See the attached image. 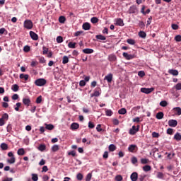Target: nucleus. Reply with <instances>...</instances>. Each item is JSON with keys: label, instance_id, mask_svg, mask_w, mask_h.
Segmentation results:
<instances>
[{"label": "nucleus", "instance_id": "nucleus-21", "mask_svg": "<svg viewBox=\"0 0 181 181\" xmlns=\"http://www.w3.org/2000/svg\"><path fill=\"white\" fill-rule=\"evenodd\" d=\"M174 111L176 114V115H181V108L177 107H175Z\"/></svg>", "mask_w": 181, "mask_h": 181}, {"label": "nucleus", "instance_id": "nucleus-29", "mask_svg": "<svg viewBox=\"0 0 181 181\" xmlns=\"http://www.w3.org/2000/svg\"><path fill=\"white\" fill-rule=\"evenodd\" d=\"M0 148L3 150V151H6L8 149V144H5V143H2L0 146Z\"/></svg>", "mask_w": 181, "mask_h": 181}, {"label": "nucleus", "instance_id": "nucleus-48", "mask_svg": "<svg viewBox=\"0 0 181 181\" xmlns=\"http://www.w3.org/2000/svg\"><path fill=\"white\" fill-rule=\"evenodd\" d=\"M91 97H100V92L96 90L93 94L91 95Z\"/></svg>", "mask_w": 181, "mask_h": 181}, {"label": "nucleus", "instance_id": "nucleus-1", "mask_svg": "<svg viewBox=\"0 0 181 181\" xmlns=\"http://www.w3.org/2000/svg\"><path fill=\"white\" fill-rule=\"evenodd\" d=\"M46 83H47V81L45 78H38L35 81V84L38 87H42L45 86Z\"/></svg>", "mask_w": 181, "mask_h": 181}, {"label": "nucleus", "instance_id": "nucleus-64", "mask_svg": "<svg viewBox=\"0 0 181 181\" xmlns=\"http://www.w3.org/2000/svg\"><path fill=\"white\" fill-rule=\"evenodd\" d=\"M175 88H176V90H181V83H177L175 86Z\"/></svg>", "mask_w": 181, "mask_h": 181}, {"label": "nucleus", "instance_id": "nucleus-41", "mask_svg": "<svg viewBox=\"0 0 181 181\" xmlns=\"http://www.w3.org/2000/svg\"><path fill=\"white\" fill-rule=\"evenodd\" d=\"M90 22L92 23H98V18L97 17H93L91 19H90Z\"/></svg>", "mask_w": 181, "mask_h": 181}, {"label": "nucleus", "instance_id": "nucleus-20", "mask_svg": "<svg viewBox=\"0 0 181 181\" xmlns=\"http://www.w3.org/2000/svg\"><path fill=\"white\" fill-rule=\"evenodd\" d=\"M96 39H98V40H106L107 37H105V36L103 35H97L95 36Z\"/></svg>", "mask_w": 181, "mask_h": 181}, {"label": "nucleus", "instance_id": "nucleus-27", "mask_svg": "<svg viewBox=\"0 0 181 181\" xmlns=\"http://www.w3.org/2000/svg\"><path fill=\"white\" fill-rule=\"evenodd\" d=\"M45 128H46V129H48L49 131H52V129H54V126L53 124H45Z\"/></svg>", "mask_w": 181, "mask_h": 181}, {"label": "nucleus", "instance_id": "nucleus-46", "mask_svg": "<svg viewBox=\"0 0 181 181\" xmlns=\"http://www.w3.org/2000/svg\"><path fill=\"white\" fill-rule=\"evenodd\" d=\"M42 54H47L48 52H49V49L47 48L46 47H42Z\"/></svg>", "mask_w": 181, "mask_h": 181}, {"label": "nucleus", "instance_id": "nucleus-6", "mask_svg": "<svg viewBox=\"0 0 181 181\" xmlns=\"http://www.w3.org/2000/svg\"><path fill=\"white\" fill-rule=\"evenodd\" d=\"M123 57H125L127 60H132V59L135 58V55L129 54L127 52H123Z\"/></svg>", "mask_w": 181, "mask_h": 181}, {"label": "nucleus", "instance_id": "nucleus-17", "mask_svg": "<svg viewBox=\"0 0 181 181\" xmlns=\"http://www.w3.org/2000/svg\"><path fill=\"white\" fill-rule=\"evenodd\" d=\"M164 114L163 112H159L156 114V118L157 119H162L163 118Z\"/></svg>", "mask_w": 181, "mask_h": 181}, {"label": "nucleus", "instance_id": "nucleus-32", "mask_svg": "<svg viewBox=\"0 0 181 181\" xmlns=\"http://www.w3.org/2000/svg\"><path fill=\"white\" fill-rule=\"evenodd\" d=\"M118 112H119V114H120L122 115H124V114H127V109L122 108V109L119 110Z\"/></svg>", "mask_w": 181, "mask_h": 181}, {"label": "nucleus", "instance_id": "nucleus-60", "mask_svg": "<svg viewBox=\"0 0 181 181\" xmlns=\"http://www.w3.org/2000/svg\"><path fill=\"white\" fill-rule=\"evenodd\" d=\"M68 155H69V156L71 155V156L74 157V156H76V151H69L68 153Z\"/></svg>", "mask_w": 181, "mask_h": 181}, {"label": "nucleus", "instance_id": "nucleus-7", "mask_svg": "<svg viewBox=\"0 0 181 181\" xmlns=\"http://www.w3.org/2000/svg\"><path fill=\"white\" fill-rule=\"evenodd\" d=\"M136 12H138V9L135 6H132L128 11V13H136Z\"/></svg>", "mask_w": 181, "mask_h": 181}, {"label": "nucleus", "instance_id": "nucleus-59", "mask_svg": "<svg viewBox=\"0 0 181 181\" xmlns=\"http://www.w3.org/2000/svg\"><path fill=\"white\" fill-rule=\"evenodd\" d=\"M79 86H80L81 87H84V86H86V81H84V80L81 81L79 82Z\"/></svg>", "mask_w": 181, "mask_h": 181}, {"label": "nucleus", "instance_id": "nucleus-51", "mask_svg": "<svg viewBox=\"0 0 181 181\" xmlns=\"http://www.w3.org/2000/svg\"><path fill=\"white\" fill-rule=\"evenodd\" d=\"M24 52H25L26 53H28V52L30 51V47L25 45L23 48Z\"/></svg>", "mask_w": 181, "mask_h": 181}, {"label": "nucleus", "instance_id": "nucleus-31", "mask_svg": "<svg viewBox=\"0 0 181 181\" xmlns=\"http://www.w3.org/2000/svg\"><path fill=\"white\" fill-rule=\"evenodd\" d=\"M135 148H136V145L132 144L129 146L128 149L129 152H134V151H135Z\"/></svg>", "mask_w": 181, "mask_h": 181}, {"label": "nucleus", "instance_id": "nucleus-42", "mask_svg": "<svg viewBox=\"0 0 181 181\" xmlns=\"http://www.w3.org/2000/svg\"><path fill=\"white\" fill-rule=\"evenodd\" d=\"M57 42L58 43H63V37H62V36H58V37H57Z\"/></svg>", "mask_w": 181, "mask_h": 181}, {"label": "nucleus", "instance_id": "nucleus-56", "mask_svg": "<svg viewBox=\"0 0 181 181\" xmlns=\"http://www.w3.org/2000/svg\"><path fill=\"white\" fill-rule=\"evenodd\" d=\"M157 177L158 179H163V173L158 172L157 174Z\"/></svg>", "mask_w": 181, "mask_h": 181}, {"label": "nucleus", "instance_id": "nucleus-37", "mask_svg": "<svg viewBox=\"0 0 181 181\" xmlns=\"http://www.w3.org/2000/svg\"><path fill=\"white\" fill-rule=\"evenodd\" d=\"M139 36L140 37H143V39H144V38L146 37V33L145 32H144V31H140L139 33Z\"/></svg>", "mask_w": 181, "mask_h": 181}, {"label": "nucleus", "instance_id": "nucleus-40", "mask_svg": "<svg viewBox=\"0 0 181 181\" xmlns=\"http://www.w3.org/2000/svg\"><path fill=\"white\" fill-rule=\"evenodd\" d=\"M32 180L33 181H37L39 177H37V174H32Z\"/></svg>", "mask_w": 181, "mask_h": 181}, {"label": "nucleus", "instance_id": "nucleus-13", "mask_svg": "<svg viewBox=\"0 0 181 181\" xmlns=\"http://www.w3.org/2000/svg\"><path fill=\"white\" fill-rule=\"evenodd\" d=\"M82 28L84 30H90V29H91V25L89 23H85L83 24Z\"/></svg>", "mask_w": 181, "mask_h": 181}, {"label": "nucleus", "instance_id": "nucleus-10", "mask_svg": "<svg viewBox=\"0 0 181 181\" xmlns=\"http://www.w3.org/2000/svg\"><path fill=\"white\" fill-rule=\"evenodd\" d=\"M107 59L109 62H117V56L114 54H111L108 56Z\"/></svg>", "mask_w": 181, "mask_h": 181}, {"label": "nucleus", "instance_id": "nucleus-36", "mask_svg": "<svg viewBox=\"0 0 181 181\" xmlns=\"http://www.w3.org/2000/svg\"><path fill=\"white\" fill-rule=\"evenodd\" d=\"M59 149V145H54L52 148V152H57Z\"/></svg>", "mask_w": 181, "mask_h": 181}, {"label": "nucleus", "instance_id": "nucleus-62", "mask_svg": "<svg viewBox=\"0 0 181 181\" xmlns=\"http://www.w3.org/2000/svg\"><path fill=\"white\" fill-rule=\"evenodd\" d=\"M94 127H95V126L94 125L93 122H88V128L93 129V128H94Z\"/></svg>", "mask_w": 181, "mask_h": 181}, {"label": "nucleus", "instance_id": "nucleus-4", "mask_svg": "<svg viewBox=\"0 0 181 181\" xmlns=\"http://www.w3.org/2000/svg\"><path fill=\"white\" fill-rule=\"evenodd\" d=\"M153 90H154L153 88H141V93H144V94H151V93H152Z\"/></svg>", "mask_w": 181, "mask_h": 181}, {"label": "nucleus", "instance_id": "nucleus-28", "mask_svg": "<svg viewBox=\"0 0 181 181\" xmlns=\"http://www.w3.org/2000/svg\"><path fill=\"white\" fill-rule=\"evenodd\" d=\"M62 63L63 64H67V63H69V57L64 56L62 58Z\"/></svg>", "mask_w": 181, "mask_h": 181}, {"label": "nucleus", "instance_id": "nucleus-25", "mask_svg": "<svg viewBox=\"0 0 181 181\" xmlns=\"http://www.w3.org/2000/svg\"><path fill=\"white\" fill-rule=\"evenodd\" d=\"M76 42H70L68 44V47H69V49H76Z\"/></svg>", "mask_w": 181, "mask_h": 181}, {"label": "nucleus", "instance_id": "nucleus-35", "mask_svg": "<svg viewBox=\"0 0 181 181\" xmlns=\"http://www.w3.org/2000/svg\"><path fill=\"white\" fill-rule=\"evenodd\" d=\"M17 153H18V155H20V156L25 155V149H23V148L18 149L17 151Z\"/></svg>", "mask_w": 181, "mask_h": 181}, {"label": "nucleus", "instance_id": "nucleus-50", "mask_svg": "<svg viewBox=\"0 0 181 181\" xmlns=\"http://www.w3.org/2000/svg\"><path fill=\"white\" fill-rule=\"evenodd\" d=\"M138 76H139V77H144V76H145V71H139L138 72Z\"/></svg>", "mask_w": 181, "mask_h": 181}, {"label": "nucleus", "instance_id": "nucleus-44", "mask_svg": "<svg viewBox=\"0 0 181 181\" xmlns=\"http://www.w3.org/2000/svg\"><path fill=\"white\" fill-rule=\"evenodd\" d=\"M105 112L107 117H111V115H112V111L111 110H106Z\"/></svg>", "mask_w": 181, "mask_h": 181}, {"label": "nucleus", "instance_id": "nucleus-14", "mask_svg": "<svg viewBox=\"0 0 181 181\" xmlns=\"http://www.w3.org/2000/svg\"><path fill=\"white\" fill-rule=\"evenodd\" d=\"M83 53H85V54H91V53H94V49L86 48L83 49Z\"/></svg>", "mask_w": 181, "mask_h": 181}, {"label": "nucleus", "instance_id": "nucleus-57", "mask_svg": "<svg viewBox=\"0 0 181 181\" xmlns=\"http://www.w3.org/2000/svg\"><path fill=\"white\" fill-rule=\"evenodd\" d=\"M152 136H153V138H159V133H156V132H153L152 133Z\"/></svg>", "mask_w": 181, "mask_h": 181}, {"label": "nucleus", "instance_id": "nucleus-30", "mask_svg": "<svg viewBox=\"0 0 181 181\" xmlns=\"http://www.w3.org/2000/svg\"><path fill=\"white\" fill-rule=\"evenodd\" d=\"M16 159L15 158V157H11L10 159L7 160L8 163H10L11 165L15 163Z\"/></svg>", "mask_w": 181, "mask_h": 181}, {"label": "nucleus", "instance_id": "nucleus-3", "mask_svg": "<svg viewBox=\"0 0 181 181\" xmlns=\"http://www.w3.org/2000/svg\"><path fill=\"white\" fill-rule=\"evenodd\" d=\"M24 27H25L26 29H32V28H33V23H32L31 21H30V20H26V21L24 22Z\"/></svg>", "mask_w": 181, "mask_h": 181}, {"label": "nucleus", "instance_id": "nucleus-52", "mask_svg": "<svg viewBox=\"0 0 181 181\" xmlns=\"http://www.w3.org/2000/svg\"><path fill=\"white\" fill-rule=\"evenodd\" d=\"M145 177H146V175H139V179H138V181H144V180L145 179Z\"/></svg>", "mask_w": 181, "mask_h": 181}, {"label": "nucleus", "instance_id": "nucleus-43", "mask_svg": "<svg viewBox=\"0 0 181 181\" xmlns=\"http://www.w3.org/2000/svg\"><path fill=\"white\" fill-rule=\"evenodd\" d=\"M160 105L161 107H166L168 105V102L165 100H163L160 103Z\"/></svg>", "mask_w": 181, "mask_h": 181}, {"label": "nucleus", "instance_id": "nucleus-26", "mask_svg": "<svg viewBox=\"0 0 181 181\" xmlns=\"http://www.w3.org/2000/svg\"><path fill=\"white\" fill-rule=\"evenodd\" d=\"M116 149H117V146H115V145L110 144L109 146V151H110V152H114V151H115Z\"/></svg>", "mask_w": 181, "mask_h": 181}, {"label": "nucleus", "instance_id": "nucleus-8", "mask_svg": "<svg viewBox=\"0 0 181 181\" xmlns=\"http://www.w3.org/2000/svg\"><path fill=\"white\" fill-rule=\"evenodd\" d=\"M30 36L31 39H33V40H37V39H39L37 34H36L33 31L30 32Z\"/></svg>", "mask_w": 181, "mask_h": 181}, {"label": "nucleus", "instance_id": "nucleus-55", "mask_svg": "<svg viewBox=\"0 0 181 181\" xmlns=\"http://www.w3.org/2000/svg\"><path fill=\"white\" fill-rule=\"evenodd\" d=\"M127 43H129V45H134L135 44V40H134L133 39H128L127 40Z\"/></svg>", "mask_w": 181, "mask_h": 181}, {"label": "nucleus", "instance_id": "nucleus-61", "mask_svg": "<svg viewBox=\"0 0 181 181\" xmlns=\"http://www.w3.org/2000/svg\"><path fill=\"white\" fill-rule=\"evenodd\" d=\"M36 103L37 104H40V103H42V96H39L38 98H37Z\"/></svg>", "mask_w": 181, "mask_h": 181}, {"label": "nucleus", "instance_id": "nucleus-9", "mask_svg": "<svg viewBox=\"0 0 181 181\" xmlns=\"http://www.w3.org/2000/svg\"><path fill=\"white\" fill-rule=\"evenodd\" d=\"M130 179L132 181H137L138 180V173H136V172L133 173L130 176Z\"/></svg>", "mask_w": 181, "mask_h": 181}, {"label": "nucleus", "instance_id": "nucleus-47", "mask_svg": "<svg viewBox=\"0 0 181 181\" xmlns=\"http://www.w3.org/2000/svg\"><path fill=\"white\" fill-rule=\"evenodd\" d=\"M76 179L78 180H83V174L78 173L77 175H76Z\"/></svg>", "mask_w": 181, "mask_h": 181}, {"label": "nucleus", "instance_id": "nucleus-24", "mask_svg": "<svg viewBox=\"0 0 181 181\" xmlns=\"http://www.w3.org/2000/svg\"><path fill=\"white\" fill-rule=\"evenodd\" d=\"M151 169H152V168L151 167V165H144L143 167V170L144 172H149V170H151Z\"/></svg>", "mask_w": 181, "mask_h": 181}, {"label": "nucleus", "instance_id": "nucleus-16", "mask_svg": "<svg viewBox=\"0 0 181 181\" xmlns=\"http://www.w3.org/2000/svg\"><path fill=\"white\" fill-rule=\"evenodd\" d=\"M105 80H107V83H111L112 81V74H109L107 76L105 77Z\"/></svg>", "mask_w": 181, "mask_h": 181}, {"label": "nucleus", "instance_id": "nucleus-63", "mask_svg": "<svg viewBox=\"0 0 181 181\" xmlns=\"http://www.w3.org/2000/svg\"><path fill=\"white\" fill-rule=\"evenodd\" d=\"M175 40L176 42H181V35L175 36Z\"/></svg>", "mask_w": 181, "mask_h": 181}, {"label": "nucleus", "instance_id": "nucleus-34", "mask_svg": "<svg viewBox=\"0 0 181 181\" xmlns=\"http://www.w3.org/2000/svg\"><path fill=\"white\" fill-rule=\"evenodd\" d=\"M59 23H64V22H66V17L63 16H61L59 18Z\"/></svg>", "mask_w": 181, "mask_h": 181}, {"label": "nucleus", "instance_id": "nucleus-5", "mask_svg": "<svg viewBox=\"0 0 181 181\" xmlns=\"http://www.w3.org/2000/svg\"><path fill=\"white\" fill-rule=\"evenodd\" d=\"M168 125H169V127H172L175 128V127L177 126V120H176V119H170L168 121Z\"/></svg>", "mask_w": 181, "mask_h": 181}, {"label": "nucleus", "instance_id": "nucleus-38", "mask_svg": "<svg viewBox=\"0 0 181 181\" xmlns=\"http://www.w3.org/2000/svg\"><path fill=\"white\" fill-rule=\"evenodd\" d=\"M96 130L98 131V132H104V129L101 128V124L97 125Z\"/></svg>", "mask_w": 181, "mask_h": 181}, {"label": "nucleus", "instance_id": "nucleus-12", "mask_svg": "<svg viewBox=\"0 0 181 181\" xmlns=\"http://www.w3.org/2000/svg\"><path fill=\"white\" fill-rule=\"evenodd\" d=\"M168 73L172 76H179V71L176 69H170L168 70Z\"/></svg>", "mask_w": 181, "mask_h": 181}, {"label": "nucleus", "instance_id": "nucleus-2", "mask_svg": "<svg viewBox=\"0 0 181 181\" xmlns=\"http://www.w3.org/2000/svg\"><path fill=\"white\" fill-rule=\"evenodd\" d=\"M138 131H139V125L132 126V129H129V134H130V135H135Z\"/></svg>", "mask_w": 181, "mask_h": 181}, {"label": "nucleus", "instance_id": "nucleus-53", "mask_svg": "<svg viewBox=\"0 0 181 181\" xmlns=\"http://www.w3.org/2000/svg\"><path fill=\"white\" fill-rule=\"evenodd\" d=\"M93 175L91 173H88L87 175H86V181H90L91 180V177H92Z\"/></svg>", "mask_w": 181, "mask_h": 181}, {"label": "nucleus", "instance_id": "nucleus-49", "mask_svg": "<svg viewBox=\"0 0 181 181\" xmlns=\"http://www.w3.org/2000/svg\"><path fill=\"white\" fill-rule=\"evenodd\" d=\"M132 163H133V165H135V163H138V159L136 158V157L132 158Z\"/></svg>", "mask_w": 181, "mask_h": 181}, {"label": "nucleus", "instance_id": "nucleus-58", "mask_svg": "<svg viewBox=\"0 0 181 181\" xmlns=\"http://www.w3.org/2000/svg\"><path fill=\"white\" fill-rule=\"evenodd\" d=\"M115 180L116 181H122V175H117L115 177Z\"/></svg>", "mask_w": 181, "mask_h": 181}, {"label": "nucleus", "instance_id": "nucleus-23", "mask_svg": "<svg viewBox=\"0 0 181 181\" xmlns=\"http://www.w3.org/2000/svg\"><path fill=\"white\" fill-rule=\"evenodd\" d=\"M174 139H175V141H181V134H180V133H176L174 136Z\"/></svg>", "mask_w": 181, "mask_h": 181}, {"label": "nucleus", "instance_id": "nucleus-15", "mask_svg": "<svg viewBox=\"0 0 181 181\" xmlns=\"http://www.w3.org/2000/svg\"><path fill=\"white\" fill-rule=\"evenodd\" d=\"M116 25L117 26H124V21L122 18H117L116 20Z\"/></svg>", "mask_w": 181, "mask_h": 181}, {"label": "nucleus", "instance_id": "nucleus-11", "mask_svg": "<svg viewBox=\"0 0 181 181\" xmlns=\"http://www.w3.org/2000/svg\"><path fill=\"white\" fill-rule=\"evenodd\" d=\"M23 103L24 104V105H27V107H29V105H30V99L28 98H23Z\"/></svg>", "mask_w": 181, "mask_h": 181}, {"label": "nucleus", "instance_id": "nucleus-18", "mask_svg": "<svg viewBox=\"0 0 181 181\" xmlns=\"http://www.w3.org/2000/svg\"><path fill=\"white\" fill-rule=\"evenodd\" d=\"M20 78H24L25 81H28L29 80V75L21 74H20Z\"/></svg>", "mask_w": 181, "mask_h": 181}, {"label": "nucleus", "instance_id": "nucleus-39", "mask_svg": "<svg viewBox=\"0 0 181 181\" xmlns=\"http://www.w3.org/2000/svg\"><path fill=\"white\" fill-rule=\"evenodd\" d=\"M8 118H9V115H8V114L5 113L2 115V117L1 119L4 120V121H8Z\"/></svg>", "mask_w": 181, "mask_h": 181}, {"label": "nucleus", "instance_id": "nucleus-19", "mask_svg": "<svg viewBox=\"0 0 181 181\" xmlns=\"http://www.w3.org/2000/svg\"><path fill=\"white\" fill-rule=\"evenodd\" d=\"M80 125L78 123H72L71 124V129H72L73 130L74 129H78Z\"/></svg>", "mask_w": 181, "mask_h": 181}, {"label": "nucleus", "instance_id": "nucleus-22", "mask_svg": "<svg viewBox=\"0 0 181 181\" xmlns=\"http://www.w3.org/2000/svg\"><path fill=\"white\" fill-rule=\"evenodd\" d=\"M11 90H13V91L16 93V91L19 90V86H18V84L13 85L11 87Z\"/></svg>", "mask_w": 181, "mask_h": 181}, {"label": "nucleus", "instance_id": "nucleus-33", "mask_svg": "<svg viewBox=\"0 0 181 181\" xmlns=\"http://www.w3.org/2000/svg\"><path fill=\"white\" fill-rule=\"evenodd\" d=\"M39 151H41V152H43V151L46 150V145L45 144H40L38 147Z\"/></svg>", "mask_w": 181, "mask_h": 181}, {"label": "nucleus", "instance_id": "nucleus-45", "mask_svg": "<svg viewBox=\"0 0 181 181\" xmlns=\"http://www.w3.org/2000/svg\"><path fill=\"white\" fill-rule=\"evenodd\" d=\"M141 162L143 165H146V163H148V162H149V160H148L146 158H141Z\"/></svg>", "mask_w": 181, "mask_h": 181}, {"label": "nucleus", "instance_id": "nucleus-54", "mask_svg": "<svg viewBox=\"0 0 181 181\" xmlns=\"http://www.w3.org/2000/svg\"><path fill=\"white\" fill-rule=\"evenodd\" d=\"M16 107L14 108L16 111H19V107H21V105H22V103H16Z\"/></svg>", "mask_w": 181, "mask_h": 181}]
</instances>
